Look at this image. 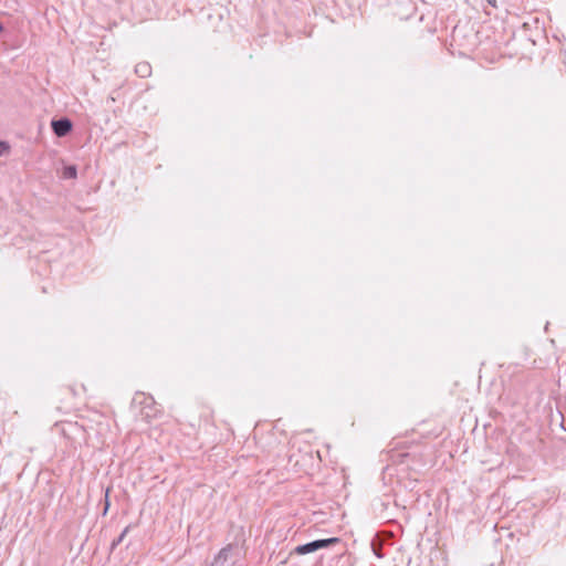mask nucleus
<instances>
[{"label": "nucleus", "instance_id": "f257e3e1", "mask_svg": "<svg viewBox=\"0 0 566 566\" xmlns=\"http://www.w3.org/2000/svg\"><path fill=\"white\" fill-rule=\"evenodd\" d=\"M241 557V548L238 545H228L214 557L210 566H233Z\"/></svg>", "mask_w": 566, "mask_h": 566}, {"label": "nucleus", "instance_id": "20e7f679", "mask_svg": "<svg viewBox=\"0 0 566 566\" xmlns=\"http://www.w3.org/2000/svg\"><path fill=\"white\" fill-rule=\"evenodd\" d=\"M135 72L140 77H148L151 74V66L147 62H140L135 66Z\"/></svg>", "mask_w": 566, "mask_h": 566}, {"label": "nucleus", "instance_id": "39448f33", "mask_svg": "<svg viewBox=\"0 0 566 566\" xmlns=\"http://www.w3.org/2000/svg\"><path fill=\"white\" fill-rule=\"evenodd\" d=\"M77 176V170L75 166H66L63 169V177L66 179H74Z\"/></svg>", "mask_w": 566, "mask_h": 566}, {"label": "nucleus", "instance_id": "423d86ee", "mask_svg": "<svg viewBox=\"0 0 566 566\" xmlns=\"http://www.w3.org/2000/svg\"><path fill=\"white\" fill-rule=\"evenodd\" d=\"M129 528H130V526H126V527L123 530V532L120 533V535L118 536V538H117V539H115V541H113V544H112V546H113V547L117 546L118 544H120V543L124 541L125 536H126V535H127V533L129 532Z\"/></svg>", "mask_w": 566, "mask_h": 566}, {"label": "nucleus", "instance_id": "6e6552de", "mask_svg": "<svg viewBox=\"0 0 566 566\" xmlns=\"http://www.w3.org/2000/svg\"><path fill=\"white\" fill-rule=\"evenodd\" d=\"M9 150V146L4 142H0V156L7 154Z\"/></svg>", "mask_w": 566, "mask_h": 566}, {"label": "nucleus", "instance_id": "0eeeda50", "mask_svg": "<svg viewBox=\"0 0 566 566\" xmlns=\"http://www.w3.org/2000/svg\"><path fill=\"white\" fill-rule=\"evenodd\" d=\"M109 492H111V489L107 488L106 491H105V503H104V512L103 514L106 515L108 509H109Z\"/></svg>", "mask_w": 566, "mask_h": 566}, {"label": "nucleus", "instance_id": "f03ea898", "mask_svg": "<svg viewBox=\"0 0 566 566\" xmlns=\"http://www.w3.org/2000/svg\"><path fill=\"white\" fill-rule=\"evenodd\" d=\"M338 542H339L338 537L317 539V541H313L311 543H306V544L296 546L294 552L297 555H305V554L313 553V552H315L317 549H321V548H326V547H328L331 545L337 544Z\"/></svg>", "mask_w": 566, "mask_h": 566}, {"label": "nucleus", "instance_id": "7ed1b4c3", "mask_svg": "<svg viewBox=\"0 0 566 566\" xmlns=\"http://www.w3.org/2000/svg\"><path fill=\"white\" fill-rule=\"evenodd\" d=\"M52 129L59 137L67 135L72 129V123L67 118H61L52 122Z\"/></svg>", "mask_w": 566, "mask_h": 566}]
</instances>
